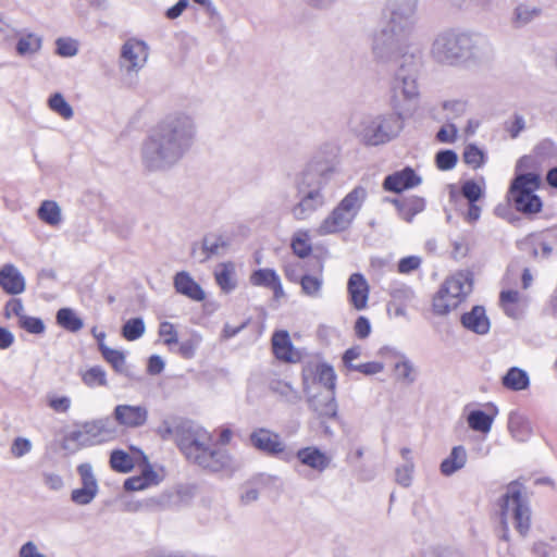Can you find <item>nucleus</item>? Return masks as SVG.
<instances>
[{
  "instance_id": "nucleus-62",
  "label": "nucleus",
  "mask_w": 557,
  "mask_h": 557,
  "mask_svg": "<svg viewBox=\"0 0 557 557\" xmlns=\"http://www.w3.org/2000/svg\"><path fill=\"white\" fill-rule=\"evenodd\" d=\"M444 111L451 117L462 115L467 110V102L460 99L447 100L443 103Z\"/></svg>"
},
{
  "instance_id": "nucleus-10",
  "label": "nucleus",
  "mask_w": 557,
  "mask_h": 557,
  "mask_svg": "<svg viewBox=\"0 0 557 557\" xmlns=\"http://www.w3.org/2000/svg\"><path fill=\"white\" fill-rule=\"evenodd\" d=\"M502 524H508L511 520L516 530L525 535L530 529L531 511L522 496L521 486L518 483L508 485L500 504Z\"/></svg>"
},
{
  "instance_id": "nucleus-32",
  "label": "nucleus",
  "mask_w": 557,
  "mask_h": 557,
  "mask_svg": "<svg viewBox=\"0 0 557 557\" xmlns=\"http://www.w3.org/2000/svg\"><path fill=\"white\" fill-rule=\"evenodd\" d=\"M37 216L52 227L60 226L63 221L62 209L54 200H44L37 210Z\"/></svg>"
},
{
  "instance_id": "nucleus-49",
  "label": "nucleus",
  "mask_w": 557,
  "mask_h": 557,
  "mask_svg": "<svg viewBox=\"0 0 557 557\" xmlns=\"http://www.w3.org/2000/svg\"><path fill=\"white\" fill-rule=\"evenodd\" d=\"M110 465L113 470L122 473L129 472L134 467L132 457L123 450L112 451Z\"/></svg>"
},
{
  "instance_id": "nucleus-8",
  "label": "nucleus",
  "mask_w": 557,
  "mask_h": 557,
  "mask_svg": "<svg viewBox=\"0 0 557 557\" xmlns=\"http://www.w3.org/2000/svg\"><path fill=\"white\" fill-rule=\"evenodd\" d=\"M119 435V429L110 417H103L84 422L71 431L64 440V447L78 449L113 441Z\"/></svg>"
},
{
  "instance_id": "nucleus-11",
  "label": "nucleus",
  "mask_w": 557,
  "mask_h": 557,
  "mask_svg": "<svg viewBox=\"0 0 557 557\" xmlns=\"http://www.w3.org/2000/svg\"><path fill=\"white\" fill-rule=\"evenodd\" d=\"M411 51L409 54L404 53L401 62L395 74L394 90L401 92L405 100L416 102L420 96L417 83L418 70L421 61V50L413 44L409 45Z\"/></svg>"
},
{
  "instance_id": "nucleus-44",
  "label": "nucleus",
  "mask_w": 557,
  "mask_h": 557,
  "mask_svg": "<svg viewBox=\"0 0 557 557\" xmlns=\"http://www.w3.org/2000/svg\"><path fill=\"white\" fill-rule=\"evenodd\" d=\"M57 322L70 332H77L84 325L83 320L71 308L60 309L57 312Z\"/></svg>"
},
{
  "instance_id": "nucleus-6",
  "label": "nucleus",
  "mask_w": 557,
  "mask_h": 557,
  "mask_svg": "<svg viewBox=\"0 0 557 557\" xmlns=\"http://www.w3.org/2000/svg\"><path fill=\"white\" fill-rule=\"evenodd\" d=\"M404 128L399 112L366 114L352 124L354 134L367 146H380L395 139Z\"/></svg>"
},
{
  "instance_id": "nucleus-26",
  "label": "nucleus",
  "mask_w": 557,
  "mask_h": 557,
  "mask_svg": "<svg viewBox=\"0 0 557 557\" xmlns=\"http://www.w3.org/2000/svg\"><path fill=\"white\" fill-rule=\"evenodd\" d=\"M421 184V177L416 172L406 168L385 177L383 186L386 190L400 193L405 189L416 187Z\"/></svg>"
},
{
  "instance_id": "nucleus-23",
  "label": "nucleus",
  "mask_w": 557,
  "mask_h": 557,
  "mask_svg": "<svg viewBox=\"0 0 557 557\" xmlns=\"http://www.w3.org/2000/svg\"><path fill=\"white\" fill-rule=\"evenodd\" d=\"M0 287L9 295H20L26 288L25 277L12 263L0 268Z\"/></svg>"
},
{
  "instance_id": "nucleus-55",
  "label": "nucleus",
  "mask_w": 557,
  "mask_h": 557,
  "mask_svg": "<svg viewBox=\"0 0 557 557\" xmlns=\"http://www.w3.org/2000/svg\"><path fill=\"white\" fill-rule=\"evenodd\" d=\"M527 243L531 245V256L534 259L537 258H548L553 251V248L549 244L537 240L535 237H530L527 239Z\"/></svg>"
},
{
  "instance_id": "nucleus-1",
  "label": "nucleus",
  "mask_w": 557,
  "mask_h": 557,
  "mask_svg": "<svg viewBox=\"0 0 557 557\" xmlns=\"http://www.w3.org/2000/svg\"><path fill=\"white\" fill-rule=\"evenodd\" d=\"M198 135L195 115L175 110L161 117L139 145V160L149 173H163L176 166L191 150Z\"/></svg>"
},
{
  "instance_id": "nucleus-22",
  "label": "nucleus",
  "mask_w": 557,
  "mask_h": 557,
  "mask_svg": "<svg viewBox=\"0 0 557 557\" xmlns=\"http://www.w3.org/2000/svg\"><path fill=\"white\" fill-rule=\"evenodd\" d=\"M173 286L177 294L189 298L193 301H203L206 293L203 288L193 278L189 272L180 271L173 277Z\"/></svg>"
},
{
  "instance_id": "nucleus-34",
  "label": "nucleus",
  "mask_w": 557,
  "mask_h": 557,
  "mask_svg": "<svg viewBox=\"0 0 557 557\" xmlns=\"http://www.w3.org/2000/svg\"><path fill=\"white\" fill-rule=\"evenodd\" d=\"M467 462V451L463 446H455L448 457L441 463V472L448 476L462 469Z\"/></svg>"
},
{
  "instance_id": "nucleus-58",
  "label": "nucleus",
  "mask_w": 557,
  "mask_h": 557,
  "mask_svg": "<svg viewBox=\"0 0 557 557\" xmlns=\"http://www.w3.org/2000/svg\"><path fill=\"white\" fill-rule=\"evenodd\" d=\"M436 165L442 171H448L455 168L457 154L453 150H443L436 154Z\"/></svg>"
},
{
  "instance_id": "nucleus-21",
  "label": "nucleus",
  "mask_w": 557,
  "mask_h": 557,
  "mask_svg": "<svg viewBox=\"0 0 557 557\" xmlns=\"http://www.w3.org/2000/svg\"><path fill=\"white\" fill-rule=\"evenodd\" d=\"M308 374L310 377V385L315 391L321 389H335L336 386V374L330 364L317 363L313 367L307 368L304 371V375ZM305 380V376H302Z\"/></svg>"
},
{
  "instance_id": "nucleus-40",
  "label": "nucleus",
  "mask_w": 557,
  "mask_h": 557,
  "mask_svg": "<svg viewBox=\"0 0 557 557\" xmlns=\"http://www.w3.org/2000/svg\"><path fill=\"white\" fill-rule=\"evenodd\" d=\"M48 108L65 121L74 116L72 106L65 100L61 92L52 94L47 100Z\"/></svg>"
},
{
  "instance_id": "nucleus-50",
  "label": "nucleus",
  "mask_w": 557,
  "mask_h": 557,
  "mask_svg": "<svg viewBox=\"0 0 557 557\" xmlns=\"http://www.w3.org/2000/svg\"><path fill=\"white\" fill-rule=\"evenodd\" d=\"M203 250L210 256L223 253L227 248V242L219 235H208L203 238Z\"/></svg>"
},
{
  "instance_id": "nucleus-64",
  "label": "nucleus",
  "mask_w": 557,
  "mask_h": 557,
  "mask_svg": "<svg viewBox=\"0 0 557 557\" xmlns=\"http://www.w3.org/2000/svg\"><path fill=\"white\" fill-rule=\"evenodd\" d=\"M17 557H47L33 541L25 542L18 549Z\"/></svg>"
},
{
  "instance_id": "nucleus-39",
  "label": "nucleus",
  "mask_w": 557,
  "mask_h": 557,
  "mask_svg": "<svg viewBox=\"0 0 557 557\" xmlns=\"http://www.w3.org/2000/svg\"><path fill=\"white\" fill-rule=\"evenodd\" d=\"M541 9L534 5L521 3L516 7L512 13V24L516 27H523L539 17Z\"/></svg>"
},
{
  "instance_id": "nucleus-5",
  "label": "nucleus",
  "mask_w": 557,
  "mask_h": 557,
  "mask_svg": "<svg viewBox=\"0 0 557 557\" xmlns=\"http://www.w3.org/2000/svg\"><path fill=\"white\" fill-rule=\"evenodd\" d=\"M368 199V189L362 185L349 190L319 223V236L335 235L348 231Z\"/></svg>"
},
{
  "instance_id": "nucleus-48",
  "label": "nucleus",
  "mask_w": 557,
  "mask_h": 557,
  "mask_svg": "<svg viewBox=\"0 0 557 557\" xmlns=\"http://www.w3.org/2000/svg\"><path fill=\"white\" fill-rule=\"evenodd\" d=\"M145 333V323L141 318H134L125 322L122 327V335L127 341H136Z\"/></svg>"
},
{
  "instance_id": "nucleus-25",
  "label": "nucleus",
  "mask_w": 557,
  "mask_h": 557,
  "mask_svg": "<svg viewBox=\"0 0 557 557\" xmlns=\"http://www.w3.org/2000/svg\"><path fill=\"white\" fill-rule=\"evenodd\" d=\"M460 322L465 329L479 335L487 334L491 329V322L483 306L472 307L461 315Z\"/></svg>"
},
{
  "instance_id": "nucleus-60",
  "label": "nucleus",
  "mask_w": 557,
  "mask_h": 557,
  "mask_svg": "<svg viewBox=\"0 0 557 557\" xmlns=\"http://www.w3.org/2000/svg\"><path fill=\"white\" fill-rule=\"evenodd\" d=\"M25 308L20 298H11L4 307V317L7 319H11L13 317L17 318V321L21 320V317H24Z\"/></svg>"
},
{
  "instance_id": "nucleus-3",
  "label": "nucleus",
  "mask_w": 557,
  "mask_h": 557,
  "mask_svg": "<svg viewBox=\"0 0 557 557\" xmlns=\"http://www.w3.org/2000/svg\"><path fill=\"white\" fill-rule=\"evenodd\" d=\"M491 52L492 46L484 35L453 29L438 34L431 47L432 57L448 65L479 63Z\"/></svg>"
},
{
  "instance_id": "nucleus-28",
  "label": "nucleus",
  "mask_w": 557,
  "mask_h": 557,
  "mask_svg": "<svg viewBox=\"0 0 557 557\" xmlns=\"http://www.w3.org/2000/svg\"><path fill=\"white\" fill-rule=\"evenodd\" d=\"M301 294L311 299H319L323 295V264L319 265L315 274H304L299 278Z\"/></svg>"
},
{
  "instance_id": "nucleus-37",
  "label": "nucleus",
  "mask_w": 557,
  "mask_h": 557,
  "mask_svg": "<svg viewBox=\"0 0 557 557\" xmlns=\"http://www.w3.org/2000/svg\"><path fill=\"white\" fill-rule=\"evenodd\" d=\"M461 302L456 298V295H449L438 289L433 297L432 308L433 312L437 315H447L453 310L457 309Z\"/></svg>"
},
{
  "instance_id": "nucleus-63",
  "label": "nucleus",
  "mask_w": 557,
  "mask_h": 557,
  "mask_svg": "<svg viewBox=\"0 0 557 557\" xmlns=\"http://www.w3.org/2000/svg\"><path fill=\"white\" fill-rule=\"evenodd\" d=\"M461 193L470 203H475L482 195V188L475 182L467 181L461 187Z\"/></svg>"
},
{
  "instance_id": "nucleus-46",
  "label": "nucleus",
  "mask_w": 557,
  "mask_h": 557,
  "mask_svg": "<svg viewBox=\"0 0 557 557\" xmlns=\"http://www.w3.org/2000/svg\"><path fill=\"white\" fill-rule=\"evenodd\" d=\"M278 278L280 276L275 270L265 268L253 271L250 274L249 282L253 286L271 288Z\"/></svg>"
},
{
  "instance_id": "nucleus-38",
  "label": "nucleus",
  "mask_w": 557,
  "mask_h": 557,
  "mask_svg": "<svg viewBox=\"0 0 557 557\" xmlns=\"http://www.w3.org/2000/svg\"><path fill=\"white\" fill-rule=\"evenodd\" d=\"M461 302L456 298V295H449L438 289L433 297L432 308L433 312L437 315H447L453 310L457 309Z\"/></svg>"
},
{
  "instance_id": "nucleus-7",
  "label": "nucleus",
  "mask_w": 557,
  "mask_h": 557,
  "mask_svg": "<svg viewBox=\"0 0 557 557\" xmlns=\"http://www.w3.org/2000/svg\"><path fill=\"white\" fill-rule=\"evenodd\" d=\"M411 44L419 47L410 35L399 32L396 27L387 24L374 32L371 50L376 61L385 63L397 59L399 64L403 54L410 53L411 48L409 45Z\"/></svg>"
},
{
  "instance_id": "nucleus-51",
  "label": "nucleus",
  "mask_w": 557,
  "mask_h": 557,
  "mask_svg": "<svg viewBox=\"0 0 557 557\" xmlns=\"http://www.w3.org/2000/svg\"><path fill=\"white\" fill-rule=\"evenodd\" d=\"M463 161L472 169H479L485 162V153L475 145H468L463 151Z\"/></svg>"
},
{
  "instance_id": "nucleus-36",
  "label": "nucleus",
  "mask_w": 557,
  "mask_h": 557,
  "mask_svg": "<svg viewBox=\"0 0 557 557\" xmlns=\"http://www.w3.org/2000/svg\"><path fill=\"white\" fill-rule=\"evenodd\" d=\"M82 382L89 388L107 387L108 376L100 366H92L79 371Z\"/></svg>"
},
{
  "instance_id": "nucleus-16",
  "label": "nucleus",
  "mask_w": 557,
  "mask_h": 557,
  "mask_svg": "<svg viewBox=\"0 0 557 557\" xmlns=\"http://www.w3.org/2000/svg\"><path fill=\"white\" fill-rule=\"evenodd\" d=\"M115 425L126 429H137L147 423L148 409L141 405H116L112 412L111 418Z\"/></svg>"
},
{
  "instance_id": "nucleus-53",
  "label": "nucleus",
  "mask_w": 557,
  "mask_h": 557,
  "mask_svg": "<svg viewBox=\"0 0 557 557\" xmlns=\"http://www.w3.org/2000/svg\"><path fill=\"white\" fill-rule=\"evenodd\" d=\"M17 324L21 329L25 330L26 332L35 335L44 334L46 331V325L44 321L36 317H30L25 314L24 317H21V320L17 321Z\"/></svg>"
},
{
  "instance_id": "nucleus-18",
  "label": "nucleus",
  "mask_w": 557,
  "mask_h": 557,
  "mask_svg": "<svg viewBox=\"0 0 557 557\" xmlns=\"http://www.w3.org/2000/svg\"><path fill=\"white\" fill-rule=\"evenodd\" d=\"M77 471L82 479V487L74 490L71 498L77 505H87L92 502L98 493L97 480L89 463L79 465Z\"/></svg>"
},
{
  "instance_id": "nucleus-41",
  "label": "nucleus",
  "mask_w": 557,
  "mask_h": 557,
  "mask_svg": "<svg viewBox=\"0 0 557 557\" xmlns=\"http://www.w3.org/2000/svg\"><path fill=\"white\" fill-rule=\"evenodd\" d=\"M101 355L115 372L127 374L126 356L124 351L103 346L101 347Z\"/></svg>"
},
{
  "instance_id": "nucleus-52",
  "label": "nucleus",
  "mask_w": 557,
  "mask_h": 557,
  "mask_svg": "<svg viewBox=\"0 0 557 557\" xmlns=\"http://www.w3.org/2000/svg\"><path fill=\"white\" fill-rule=\"evenodd\" d=\"M159 336L162 338L170 351H174V346L178 344L177 331L173 323L164 321L159 325Z\"/></svg>"
},
{
  "instance_id": "nucleus-4",
  "label": "nucleus",
  "mask_w": 557,
  "mask_h": 557,
  "mask_svg": "<svg viewBox=\"0 0 557 557\" xmlns=\"http://www.w3.org/2000/svg\"><path fill=\"white\" fill-rule=\"evenodd\" d=\"M212 443V435L196 423L182 421L176 428V444L190 462L214 472L232 468V456L225 449H213Z\"/></svg>"
},
{
  "instance_id": "nucleus-59",
  "label": "nucleus",
  "mask_w": 557,
  "mask_h": 557,
  "mask_svg": "<svg viewBox=\"0 0 557 557\" xmlns=\"http://www.w3.org/2000/svg\"><path fill=\"white\" fill-rule=\"evenodd\" d=\"M424 209V200L421 198H413L401 207L403 218L407 221H411V219L419 212Z\"/></svg>"
},
{
  "instance_id": "nucleus-14",
  "label": "nucleus",
  "mask_w": 557,
  "mask_h": 557,
  "mask_svg": "<svg viewBox=\"0 0 557 557\" xmlns=\"http://www.w3.org/2000/svg\"><path fill=\"white\" fill-rule=\"evenodd\" d=\"M417 8L418 0H388V24L412 37L417 23Z\"/></svg>"
},
{
  "instance_id": "nucleus-35",
  "label": "nucleus",
  "mask_w": 557,
  "mask_h": 557,
  "mask_svg": "<svg viewBox=\"0 0 557 557\" xmlns=\"http://www.w3.org/2000/svg\"><path fill=\"white\" fill-rule=\"evenodd\" d=\"M508 431L518 442H525L532 433L529 420L518 412H511L509 414Z\"/></svg>"
},
{
  "instance_id": "nucleus-45",
  "label": "nucleus",
  "mask_w": 557,
  "mask_h": 557,
  "mask_svg": "<svg viewBox=\"0 0 557 557\" xmlns=\"http://www.w3.org/2000/svg\"><path fill=\"white\" fill-rule=\"evenodd\" d=\"M271 391L281 396L289 404H297L300 400L299 392L288 382L275 380L271 383Z\"/></svg>"
},
{
  "instance_id": "nucleus-42",
  "label": "nucleus",
  "mask_w": 557,
  "mask_h": 557,
  "mask_svg": "<svg viewBox=\"0 0 557 557\" xmlns=\"http://www.w3.org/2000/svg\"><path fill=\"white\" fill-rule=\"evenodd\" d=\"M292 249L299 258H306L311 253V237L308 230L297 231L292 238Z\"/></svg>"
},
{
  "instance_id": "nucleus-56",
  "label": "nucleus",
  "mask_w": 557,
  "mask_h": 557,
  "mask_svg": "<svg viewBox=\"0 0 557 557\" xmlns=\"http://www.w3.org/2000/svg\"><path fill=\"white\" fill-rule=\"evenodd\" d=\"M413 469V461L405 462L403 466L398 467L395 471L396 482L404 487L410 486L412 482Z\"/></svg>"
},
{
  "instance_id": "nucleus-54",
  "label": "nucleus",
  "mask_w": 557,
  "mask_h": 557,
  "mask_svg": "<svg viewBox=\"0 0 557 557\" xmlns=\"http://www.w3.org/2000/svg\"><path fill=\"white\" fill-rule=\"evenodd\" d=\"M32 449L33 444L30 440L23 436H17L13 440L11 444L10 453L14 458H22L25 455L29 454Z\"/></svg>"
},
{
  "instance_id": "nucleus-19",
  "label": "nucleus",
  "mask_w": 557,
  "mask_h": 557,
  "mask_svg": "<svg viewBox=\"0 0 557 557\" xmlns=\"http://www.w3.org/2000/svg\"><path fill=\"white\" fill-rule=\"evenodd\" d=\"M349 304L358 311L368 307L370 285L361 273H352L347 281Z\"/></svg>"
},
{
  "instance_id": "nucleus-29",
  "label": "nucleus",
  "mask_w": 557,
  "mask_h": 557,
  "mask_svg": "<svg viewBox=\"0 0 557 557\" xmlns=\"http://www.w3.org/2000/svg\"><path fill=\"white\" fill-rule=\"evenodd\" d=\"M213 274L222 292L228 294L237 287L236 267L232 261L218 264Z\"/></svg>"
},
{
  "instance_id": "nucleus-24",
  "label": "nucleus",
  "mask_w": 557,
  "mask_h": 557,
  "mask_svg": "<svg viewBox=\"0 0 557 557\" xmlns=\"http://www.w3.org/2000/svg\"><path fill=\"white\" fill-rule=\"evenodd\" d=\"M272 349L274 356L284 362H297L300 354L292 344L287 331H277L272 336Z\"/></svg>"
},
{
  "instance_id": "nucleus-17",
  "label": "nucleus",
  "mask_w": 557,
  "mask_h": 557,
  "mask_svg": "<svg viewBox=\"0 0 557 557\" xmlns=\"http://www.w3.org/2000/svg\"><path fill=\"white\" fill-rule=\"evenodd\" d=\"M379 355L393 367L397 380L412 383L414 381V368L411 361L400 351L392 347H382Z\"/></svg>"
},
{
  "instance_id": "nucleus-57",
  "label": "nucleus",
  "mask_w": 557,
  "mask_h": 557,
  "mask_svg": "<svg viewBox=\"0 0 557 557\" xmlns=\"http://www.w3.org/2000/svg\"><path fill=\"white\" fill-rule=\"evenodd\" d=\"M199 342V338H190L187 341H183L178 343L176 346H174L173 352L178 354L185 359H191L196 354V349Z\"/></svg>"
},
{
  "instance_id": "nucleus-13",
  "label": "nucleus",
  "mask_w": 557,
  "mask_h": 557,
  "mask_svg": "<svg viewBox=\"0 0 557 557\" xmlns=\"http://www.w3.org/2000/svg\"><path fill=\"white\" fill-rule=\"evenodd\" d=\"M250 445L272 457H280L284 461H290L294 455L286 450V445L281 435L267 428L255 429L249 435Z\"/></svg>"
},
{
  "instance_id": "nucleus-15",
  "label": "nucleus",
  "mask_w": 557,
  "mask_h": 557,
  "mask_svg": "<svg viewBox=\"0 0 557 557\" xmlns=\"http://www.w3.org/2000/svg\"><path fill=\"white\" fill-rule=\"evenodd\" d=\"M305 393L309 407L321 418H335L337 414V404L335 399V389L315 391L310 385V377L305 375Z\"/></svg>"
},
{
  "instance_id": "nucleus-27",
  "label": "nucleus",
  "mask_w": 557,
  "mask_h": 557,
  "mask_svg": "<svg viewBox=\"0 0 557 557\" xmlns=\"http://www.w3.org/2000/svg\"><path fill=\"white\" fill-rule=\"evenodd\" d=\"M295 457L301 465L317 472H323L331 463V457L315 446L300 448Z\"/></svg>"
},
{
  "instance_id": "nucleus-31",
  "label": "nucleus",
  "mask_w": 557,
  "mask_h": 557,
  "mask_svg": "<svg viewBox=\"0 0 557 557\" xmlns=\"http://www.w3.org/2000/svg\"><path fill=\"white\" fill-rule=\"evenodd\" d=\"M503 386L511 392L525 391L530 386V376L528 372L518 367H511L502 377Z\"/></svg>"
},
{
  "instance_id": "nucleus-47",
  "label": "nucleus",
  "mask_w": 557,
  "mask_h": 557,
  "mask_svg": "<svg viewBox=\"0 0 557 557\" xmlns=\"http://www.w3.org/2000/svg\"><path fill=\"white\" fill-rule=\"evenodd\" d=\"M54 44L55 54L61 58H73L78 53L79 42L72 37H59Z\"/></svg>"
},
{
  "instance_id": "nucleus-20",
  "label": "nucleus",
  "mask_w": 557,
  "mask_h": 557,
  "mask_svg": "<svg viewBox=\"0 0 557 557\" xmlns=\"http://www.w3.org/2000/svg\"><path fill=\"white\" fill-rule=\"evenodd\" d=\"M473 280L469 271H459L445 280L440 289L449 295H456L460 302L472 292Z\"/></svg>"
},
{
  "instance_id": "nucleus-33",
  "label": "nucleus",
  "mask_w": 557,
  "mask_h": 557,
  "mask_svg": "<svg viewBox=\"0 0 557 557\" xmlns=\"http://www.w3.org/2000/svg\"><path fill=\"white\" fill-rule=\"evenodd\" d=\"M42 47V37L38 34L24 32L21 33L16 42V52L22 57H32L37 54Z\"/></svg>"
},
{
  "instance_id": "nucleus-43",
  "label": "nucleus",
  "mask_w": 557,
  "mask_h": 557,
  "mask_svg": "<svg viewBox=\"0 0 557 557\" xmlns=\"http://www.w3.org/2000/svg\"><path fill=\"white\" fill-rule=\"evenodd\" d=\"M493 417L482 410H473L468 414L467 422L471 430L487 434L493 424Z\"/></svg>"
},
{
  "instance_id": "nucleus-9",
  "label": "nucleus",
  "mask_w": 557,
  "mask_h": 557,
  "mask_svg": "<svg viewBox=\"0 0 557 557\" xmlns=\"http://www.w3.org/2000/svg\"><path fill=\"white\" fill-rule=\"evenodd\" d=\"M541 186V177L536 173H520L512 181L509 189V199L517 211L524 214H534L542 210L543 203L535 191Z\"/></svg>"
},
{
  "instance_id": "nucleus-12",
  "label": "nucleus",
  "mask_w": 557,
  "mask_h": 557,
  "mask_svg": "<svg viewBox=\"0 0 557 557\" xmlns=\"http://www.w3.org/2000/svg\"><path fill=\"white\" fill-rule=\"evenodd\" d=\"M150 48L148 44L136 37L126 39L120 49L119 67L126 75H137L147 64Z\"/></svg>"
},
{
  "instance_id": "nucleus-61",
  "label": "nucleus",
  "mask_w": 557,
  "mask_h": 557,
  "mask_svg": "<svg viewBox=\"0 0 557 557\" xmlns=\"http://www.w3.org/2000/svg\"><path fill=\"white\" fill-rule=\"evenodd\" d=\"M524 128L525 120L520 114H515L511 120L505 123V129L511 138H517Z\"/></svg>"
},
{
  "instance_id": "nucleus-2",
  "label": "nucleus",
  "mask_w": 557,
  "mask_h": 557,
  "mask_svg": "<svg viewBox=\"0 0 557 557\" xmlns=\"http://www.w3.org/2000/svg\"><path fill=\"white\" fill-rule=\"evenodd\" d=\"M336 173L335 162L318 154L296 173L294 187L298 201L290 208V214L296 221L308 220L325 206L324 189Z\"/></svg>"
},
{
  "instance_id": "nucleus-30",
  "label": "nucleus",
  "mask_w": 557,
  "mask_h": 557,
  "mask_svg": "<svg viewBox=\"0 0 557 557\" xmlns=\"http://www.w3.org/2000/svg\"><path fill=\"white\" fill-rule=\"evenodd\" d=\"M499 304L509 318L518 319L523 313V299L518 290H503L499 296Z\"/></svg>"
}]
</instances>
